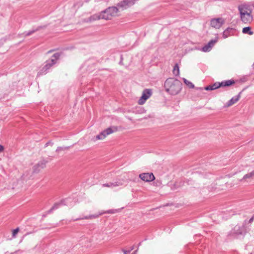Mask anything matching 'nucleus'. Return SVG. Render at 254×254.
Masks as SVG:
<instances>
[{
  "mask_svg": "<svg viewBox=\"0 0 254 254\" xmlns=\"http://www.w3.org/2000/svg\"><path fill=\"white\" fill-rule=\"evenodd\" d=\"M164 87L166 92L171 95H176L180 92L182 88V83L177 79L169 78L165 81Z\"/></svg>",
  "mask_w": 254,
  "mask_h": 254,
  "instance_id": "f257e3e1",
  "label": "nucleus"
},
{
  "mask_svg": "<svg viewBox=\"0 0 254 254\" xmlns=\"http://www.w3.org/2000/svg\"><path fill=\"white\" fill-rule=\"evenodd\" d=\"M61 55V53H56L51 57L50 59L47 60L45 63V65L38 72L37 76H40L48 73L49 70L53 65L57 63V62L59 60Z\"/></svg>",
  "mask_w": 254,
  "mask_h": 254,
  "instance_id": "f03ea898",
  "label": "nucleus"
},
{
  "mask_svg": "<svg viewBox=\"0 0 254 254\" xmlns=\"http://www.w3.org/2000/svg\"><path fill=\"white\" fill-rule=\"evenodd\" d=\"M247 221L245 220L242 226L237 225L232 229L228 234V237L231 238H238L240 236L246 234L245 225Z\"/></svg>",
  "mask_w": 254,
  "mask_h": 254,
  "instance_id": "7ed1b4c3",
  "label": "nucleus"
},
{
  "mask_svg": "<svg viewBox=\"0 0 254 254\" xmlns=\"http://www.w3.org/2000/svg\"><path fill=\"white\" fill-rule=\"evenodd\" d=\"M118 11V8L116 6L109 7L101 12V17L103 19H111L112 17L117 15Z\"/></svg>",
  "mask_w": 254,
  "mask_h": 254,
  "instance_id": "20e7f679",
  "label": "nucleus"
},
{
  "mask_svg": "<svg viewBox=\"0 0 254 254\" xmlns=\"http://www.w3.org/2000/svg\"><path fill=\"white\" fill-rule=\"evenodd\" d=\"M235 83V81L234 79H230L224 80L221 82H215L212 84V87L213 89H216L221 87H229Z\"/></svg>",
  "mask_w": 254,
  "mask_h": 254,
  "instance_id": "39448f33",
  "label": "nucleus"
},
{
  "mask_svg": "<svg viewBox=\"0 0 254 254\" xmlns=\"http://www.w3.org/2000/svg\"><path fill=\"white\" fill-rule=\"evenodd\" d=\"M117 212H118V210L117 209H111V210H107L103 213H100L99 214L90 215L88 216H84L83 217L77 218L75 219H73V221H75L82 220V219H89L96 218H98L100 215H101L103 214H104V213L114 214Z\"/></svg>",
  "mask_w": 254,
  "mask_h": 254,
  "instance_id": "423d86ee",
  "label": "nucleus"
},
{
  "mask_svg": "<svg viewBox=\"0 0 254 254\" xmlns=\"http://www.w3.org/2000/svg\"><path fill=\"white\" fill-rule=\"evenodd\" d=\"M152 95V90L150 89H145L143 92L141 96L138 100V103L139 105H142L145 103L147 99H148Z\"/></svg>",
  "mask_w": 254,
  "mask_h": 254,
  "instance_id": "0eeeda50",
  "label": "nucleus"
},
{
  "mask_svg": "<svg viewBox=\"0 0 254 254\" xmlns=\"http://www.w3.org/2000/svg\"><path fill=\"white\" fill-rule=\"evenodd\" d=\"M117 128L116 127H110L102 131L99 134L96 135V139H103L106 136L114 131H116Z\"/></svg>",
  "mask_w": 254,
  "mask_h": 254,
  "instance_id": "6e6552de",
  "label": "nucleus"
},
{
  "mask_svg": "<svg viewBox=\"0 0 254 254\" xmlns=\"http://www.w3.org/2000/svg\"><path fill=\"white\" fill-rule=\"evenodd\" d=\"M224 23L225 20L222 18H213L210 21V25L216 29H219Z\"/></svg>",
  "mask_w": 254,
  "mask_h": 254,
  "instance_id": "1a4fd4ad",
  "label": "nucleus"
},
{
  "mask_svg": "<svg viewBox=\"0 0 254 254\" xmlns=\"http://www.w3.org/2000/svg\"><path fill=\"white\" fill-rule=\"evenodd\" d=\"M139 177L142 181L145 182H151L155 180V177L152 173H144L140 174L139 176Z\"/></svg>",
  "mask_w": 254,
  "mask_h": 254,
  "instance_id": "9d476101",
  "label": "nucleus"
},
{
  "mask_svg": "<svg viewBox=\"0 0 254 254\" xmlns=\"http://www.w3.org/2000/svg\"><path fill=\"white\" fill-rule=\"evenodd\" d=\"M47 161L43 160L39 162L37 164L35 165L33 167V172L34 173H38L40 171L44 169L46 167Z\"/></svg>",
  "mask_w": 254,
  "mask_h": 254,
  "instance_id": "9b49d317",
  "label": "nucleus"
},
{
  "mask_svg": "<svg viewBox=\"0 0 254 254\" xmlns=\"http://www.w3.org/2000/svg\"><path fill=\"white\" fill-rule=\"evenodd\" d=\"M217 41L218 38L210 40L206 45L202 47V51L204 52H209Z\"/></svg>",
  "mask_w": 254,
  "mask_h": 254,
  "instance_id": "f8f14e48",
  "label": "nucleus"
},
{
  "mask_svg": "<svg viewBox=\"0 0 254 254\" xmlns=\"http://www.w3.org/2000/svg\"><path fill=\"white\" fill-rule=\"evenodd\" d=\"M244 90L243 89L242 91H241L237 95L232 97L227 103L226 106L227 107H230L235 103H236L237 102H238L240 97H241V94H242V92Z\"/></svg>",
  "mask_w": 254,
  "mask_h": 254,
  "instance_id": "ddd939ff",
  "label": "nucleus"
},
{
  "mask_svg": "<svg viewBox=\"0 0 254 254\" xmlns=\"http://www.w3.org/2000/svg\"><path fill=\"white\" fill-rule=\"evenodd\" d=\"M245 13L242 15H240L241 19L242 21L245 23H250L253 20V16L251 13H246L244 14Z\"/></svg>",
  "mask_w": 254,
  "mask_h": 254,
  "instance_id": "4468645a",
  "label": "nucleus"
},
{
  "mask_svg": "<svg viewBox=\"0 0 254 254\" xmlns=\"http://www.w3.org/2000/svg\"><path fill=\"white\" fill-rule=\"evenodd\" d=\"M133 4V1L129 0H123L118 4V6L120 7L126 8L127 7L132 5Z\"/></svg>",
  "mask_w": 254,
  "mask_h": 254,
  "instance_id": "2eb2a0df",
  "label": "nucleus"
},
{
  "mask_svg": "<svg viewBox=\"0 0 254 254\" xmlns=\"http://www.w3.org/2000/svg\"><path fill=\"white\" fill-rule=\"evenodd\" d=\"M123 184L121 181H116L113 183L109 182L108 183L103 184L102 186L103 187L114 188L122 186Z\"/></svg>",
  "mask_w": 254,
  "mask_h": 254,
  "instance_id": "dca6fc26",
  "label": "nucleus"
},
{
  "mask_svg": "<svg viewBox=\"0 0 254 254\" xmlns=\"http://www.w3.org/2000/svg\"><path fill=\"white\" fill-rule=\"evenodd\" d=\"M238 9L240 11V15H242L244 13H245L244 14L246 13H251V11L249 10L248 9V6L246 5H241L238 7Z\"/></svg>",
  "mask_w": 254,
  "mask_h": 254,
  "instance_id": "f3484780",
  "label": "nucleus"
},
{
  "mask_svg": "<svg viewBox=\"0 0 254 254\" xmlns=\"http://www.w3.org/2000/svg\"><path fill=\"white\" fill-rule=\"evenodd\" d=\"M100 19H102V18L101 17V12H100L99 14H94L91 16L89 18V21H92L96 20H99Z\"/></svg>",
  "mask_w": 254,
  "mask_h": 254,
  "instance_id": "a211bd4d",
  "label": "nucleus"
},
{
  "mask_svg": "<svg viewBox=\"0 0 254 254\" xmlns=\"http://www.w3.org/2000/svg\"><path fill=\"white\" fill-rule=\"evenodd\" d=\"M242 32L244 34H248L250 35L254 34V32L251 30V27L250 26L245 27L243 28Z\"/></svg>",
  "mask_w": 254,
  "mask_h": 254,
  "instance_id": "6ab92c4d",
  "label": "nucleus"
},
{
  "mask_svg": "<svg viewBox=\"0 0 254 254\" xmlns=\"http://www.w3.org/2000/svg\"><path fill=\"white\" fill-rule=\"evenodd\" d=\"M234 29L232 28H227L225 29L223 33V37L224 38H227L230 34L231 32H232Z\"/></svg>",
  "mask_w": 254,
  "mask_h": 254,
  "instance_id": "aec40b11",
  "label": "nucleus"
},
{
  "mask_svg": "<svg viewBox=\"0 0 254 254\" xmlns=\"http://www.w3.org/2000/svg\"><path fill=\"white\" fill-rule=\"evenodd\" d=\"M254 177V170L251 172L248 173L244 176L243 178L241 179V181L246 180L248 179H253Z\"/></svg>",
  "mask_w": 254,
  "mask_h": 254,
  "instance_id": "412c9836",
  "label": "nucleus"
},
{
  "mask_svg": "<svg viewBox=\"0 0 254 254\" xmlns=\"http://www.w3.org/2000/svg\"><path fill=\"white\" fill-rule=\"evenodd\" d=\"M42 28H43L42 26H39L38 28H37L35 29H33L31 31H29L28 32H26V33H24L23 34H24L25 36H29L32 35V34H33L34 33H35V32L39 30Z\"/></svg>",
  "mask_w": 254,
  "mask_h": 254,
  "instance_id": "4be33fe9",
  "label": "nucleus"
},
{
  "mask_svg": "<svg viewBox=\"0 0 254 254\" xmlns=\"http://www.w3.org/2000/svg\"><path fill=\"white\" fill-rule=\"evenodd\" d=\"M64 200H62L60 202L55 203L52 207V210H55L58 209L62 204L64 205Z\"/></svg>",
  "mask_w": 254,
  "mask_h": 254,
  "instance_id": "5701e85b",
  "label": "nucleus"
},
{
  "mask_svg": "<svg viewBox=\"0 0 254 254\" xmlns=\"http://www.w3.org/2000/svg\"><path fill=\"white\" fill-rule=\"evenodd\" d=\"M173 74L175 76H178L180 74V70H179V67L177 64H176L175 66H174L173 70Z\"/></svg>",
  "mask_w": 254,
  "mask_h": 254,
  "instance_id": "b1692460",
  "label": "nucleus"
},
{
  "mask_svg": "<svg viewBox=\"0 0 254 254\" xmlns=\"http://www.w3.org/2000/svg\"><path fill=\"white\" fill-rule=\"evenodd\" d=\"M183 81H184L185 84L186 85H187L190 88H194V84L192 83H191L190 81L188 80L187 79H186L185 78H183Z\"/></svg>",
  "mask_w": 254,
  "mask_h": 254,
  "instance_id": "393cba45",
  "label": "nucleus"
},
{
  "mask_svg": "<svg viewBox=\"0 0 254 254\" xmlns=\"http://www.w3.org/2000/svg\"><path fill=\"white\" fill-rule=\"evenodd\" d=\"M19 231V228H16V229H13L12 230V236L13 238H15L16 237V235H17V234L18 233Z\"/></svg>",
  "mask_w": 254,
  "mask_h": 254,
  "instance_id": "a878e982",
  "label": "nucleus"
},
{
  "mask_svg": "<svg viewBox=\"0 0 254 254\" xmlns=\"http://www.w3.org/2000/svg\"><path fill=\"white\" fill-rule=\"evenodd\" d=\"M68 148H69V147H63L59 146V147H58L57 148L56 152H59V151H62V150H64L68 149Z\"/></svg>",
  "mask_w": 254,
  "mask_h": 254,
  "instance_id": "bb28decb",
  "label": "nucleus"
},
{
  "mask_svg": "<svg viewBox=\"0 0 254 254\" xmlns=\"http://www.w3.org/2000/svg\"><path fill=\"white\" fill-rule=\"evenodd\" d=\"M180 187V185L178 184V183H176L174 184L173 187H171L172 190H176Z\"/></svg>",
  "mask_w": 254,
  "mask_h": 254,
  "instance_id": "cd10ccee",
  "label": "nucleus"
},
{
  "mask_svg": "<svg viewBox=\"0 0 254 254\" xmlns=\"http://www.w3.org/2000/svg\"><path fill=\"white\" fill-rule=\"evenodd\" d=\"M204 89L205 90H207V91L208 90H213L211 85H208V86H207L205 87Z\"/></svg>",
  "mask_w": 254,
  "mask_h": 254,
  "instance_id": "c85d7f7f",
  "label": "nucleus"
},
{
  "mask_svg": "<svg viewBox=\"0 0 254 254\" xmlns=\"http://www.w3.org/2000/svg\"><path fill=\"white\" fill-rule=\"evenodd\" d=\"M54 144L53 142H51V141H48V142H47L45 145V147H47L48 145H53Z\"/></svg>",
  "mask_w": 254,
  "mask_h": 254,
  "instance_id": "c756f323",
  "label": "nucleus"
},
{
  "mask_svg": "<svg viewBox=\"0 0 254 254\" xmlns=\"http://www.w3.org/2000/svg\"><path fill=\"white\" fill-rule=\"evenodd\" d=\"M122 251L123 252L124 254H128L129 253V251L128 250H125L124 249H122Z\"/></svg>",
  "mask_w": 254,
  "mask_h": 254,
  "instance_id": "7c9ffc66",
  "label": "nucleus"
},
{
  "mask_svg": "<svg viewBox=\"0 0 254 254\" xmlns=\"http://www.w3.org/2000/svg\"><path fill=\"white\" fill-rule=\"evenodd\" d=\"M3 149H4L3 146L1 145H0V153L2 151H3Z\"/></svg>",
  "mask_w": 254,
  "mask_h": 254,
  "instance_id": "2f4dec72",
  "label": "nucleus"
},
{
  "mask_svg": "<svg viewBox=\"0 0 254 254\" xmlns=\"http://www.w3.org/2000/svg\"><path fill=\"white\" fill-rule=\"evenodd\" d=\"M254 220V216H253L249 221V223H252Z\"/></svg>",
  "mask_w": 254,
  "mask_h": 254,
  "instance_id": "473e14b6",
  "label": "nucleus"
},
{
  "mask_svg": "<svg viewBox=\"0 0 254 254\" xmlns=\"http://www.w3.org/2000/svg\"><path fill=\"white\" fill-rule=\"evenodd\" d=\"M53 210H52V208H51L50 209H49L48 211H47L46 212H47V214H50V213H52V212H53Z\"/></svg>",
  "mask_w": 254,
  "mask_h": 254,
  "instance_id": "72a5a7b5",
  "label": "nucleus"
},
{
  "mask_svg": "<svg viewBox=\"0 0 254 254\" xmlns=\"http://www.w3.org/2000/svg\"><path fill=\"white\" fill-rule=\"evenodd\" d=\"M134 249V246H132V247H131L130 248V249H129V250H128V251H129V253H130V252L131 251H132Z\"/></svg>",
  "mask_w": 254,
  "mask_h": 254,
  "instance_id": "f704fd0d",
  "label": "nucleus"
},
{
  "mask_svg": "<svg viewBox=\"0 0 254 254\" xmlns=\"http://www.w3.org/2000/svg\"><path fill=\"white\" fill-rule=\"evenodd\" d=\"M21 252V251L20 250H18L16 251H15L14 252H13V253H11V254H17V253H18V252Z\"/></svg>",
  "mask_w": 254,
  "mask_h": 254,
  "instance_id": "c9c22d12",
  "label": "nucleus"
},
{
  "mask_svg": "<svg viewBox=\"0 0 254 254\" xmlns=\"http://www.w3.org/2000/svg\"><path fill=\"white\" fill-rule=\"evenodd\" d=\"M121 61H120L119 62V64H123V58H122V56H121Z\"/></svg>",
  "mask_w": 254,
  "mask_h": 254,
  "instance_id": "e433bc0d",
  "label": "nucleus"
},
{
  "mask_svg": "<svg viewBox=\"0 0 254 254\" xmlns=\"http://www.w3.org/2000/svg\"><path fill=\"white\" fill-rule=\"evenodd\" d=\"M55 50H50L48 52H47V54H49V53H51L52 52H53V51H54Z\"/></svg>",
  "mask_w": 254,
  "mask_h": 254,
  "instance_id": "4c0bfd02",
  "label": "nucleus"
},
{
  "mask_svg": "<svg viewBox=\"0 0 254 254\" xmlns=\"http://www.w3.org/2000/svg\"><path fill=\"white\" fill-rule=\"evenodd\" d=\"M48 214H47V212H46L45 214L43 215V217H45Z\"/></svg>",
  "mask_w": 254,
  "mask_h": 254,
  "instance_id": "58836bf2",
  "label": "nucleus"
},
{
  "mask_svg": "<svg viewBox=\"0 0 254 254\" xmlns=\"http://www.w3.org/2000/svg\"><path fill=\"white\" fill-rule=\"evenodd\" d=\"M137 250H138V249L136 251H135L133 253H132L131 254H136V252L137 251Z\"/></svg>",
  "mask_w": 254,
  "mask_h": 254,
  "instance_id": "ea45409f",
  "label": "nucleus"
},
{
  "mask_svg": "<svg viewBox=\"0 0 254 254\" xmlns=\"http://www.w3.org/2000/svg\"><path fill=\"white\" fill-rule=\"evenodd\" d=\"M141 243H142V242H139V244H138V248H137L138 249V247H139V246H141Z\"/></svg>",
  "mask_w": 254,
  "mask_h": 254,
  "instance_id": "a19ab883",
  "label": "nucleus"
},
{
  "mask_svg": "<svg viewBox=\"0 0 254 254\" xmlns=\"http://www.w3.org/2000/svg\"><path fill=\"white\" fill-rule=\"evenodd\" d=\"M197 89L202 90L203 88L202 87H200V88H197Z\"/></svg>",
  "mask_w": 254,
  "mask_h": 254,
  "instance_id": "79ce46f5",
  "label": "nucleus"
}]
</instances>
